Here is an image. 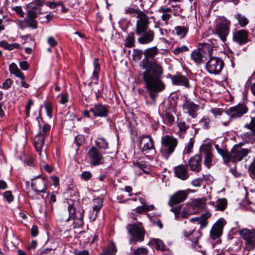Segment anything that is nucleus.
<instances>
[{
	"instance_id": "nucleus-12",
	"label": "nucleus",
	"mask_w": 255,
	"mask_h": 255,
	"mask_svg": "<svg viewBox=\"0 0 255 255\" xmlns=\"http://www.w3.org/2000/svg\"><path fill=\"white\" fill-rule=\"evenodd\" d=\"M182 109L185 113L194 119L198 116L197 111L199 109V106L189 99L187 97H185L182 104Z\"/></svg>"
},
{
	"instance_id": "nucleus-9",
	"label": "nucleus",
	"mask_w": 255,
	"mask_h": 255,
	"mask_svg": "<svg viewBox=\"0 0 255 255\" xmlns=\"http://www.w3.org/2000/svg\"><path fill=\"white\" fill-rule=\"evenodd\" d=\"M87 156L91 166H96L104 163L103 154L96 147L93 146L90 148L87 153Z\"/></svg>"
},
{
	"instance_id": "nucleus-31",
	"label": "nucleus",
	"mask_w": 255,
	"mask_h": 255,
	"mask_svg": "<svg viewBox=\"0 0 255 255\" xmlns=\"http://www.w3.org/2000/svg\"><path fill=\"white\" fill-rule=\"evenodd\" d=\"M191 58L197 65H201L206 60L198 48L192 51Z\"/></svg>"
},
{
	"instance_id": "nucleus-36",
	"label": "nucleus",
	"mask_w": 255,
	"mask_h": 255,
	"mask_svg": "<svg viewBox=\"0 0 255 255\" xmlns=\"http://www.w3.org/2000/svg\"><path fill=\"white\" fill-rule=\"evenodd\" d=\"M198 125L200 126L199 129L208 130L211 127V120L208 116H204L199 121Z\"/></svg>"
},
{
	"instance_id": "nucleus-11",
	"label": "nucleus",
	"mask_w": 255,
	"mask_h": 255,
	"mask_svg": "<svg viewBox=\"0 0 255 255\" xmlns=\"http://www.w3.org/2000/svg\"><path fill=\"white\" fill-rule=\"evenodd\" d=\"M48 184V182L46 177L38 176L32 180L31 188L37 194L45 193Z\"/></svg>"
},
{
	"instance_id": "nucleus-23",
	"label": "nucleus",
	"mask_w": 255,
	"mask_h": 255,
	"mask_svg": "<svg viewBox=\"0 0 255 255\" xmlns=\"http://www.w3.org/2000/svg\"><path fill=\"white\" fill-rule=\"evenodd\" d=\"M153 140L151 137L148 135H144L140 138L139 144L143 146L141 147L142 152H147L148 151H155L153 145Z\"/></svg>"
},
{
	"instance_id": "nucleus-15",
	"label": "nucleus",
	"mask_w": 255,
	"mask_h": 255,
	"mask_svg": "<svg viewBox=\"0 0 255 255\" xmlns=\"http://www.w3.org/2000/svg\"><path fill=\"white\" fill-rule=\"evenodd\" d=\"M124 13L136 17L137 20L136 21V24H137L138 22L139 23L149 18L144 11L141 10L139 8H134L130 6L125 7Z\"/></svg>"
},
{
	"instance_id": "nucleus-58",
	"label": "nucleus",
	"mask_w": 255,
	"mask_h": 255,
	"mask_svg": "<svg viewBox=\"0 0 255 255\" xmlns=\"http://www.w3.org/2000/svg\"><path fill=\"white\" fill-rule=\"evenodd\" d=\"M44 108L46 110V114L47 116L51 117L52 116V113L53 111V107L52 104L50 102H45L44 103Z\"/></svg>"
},
{
	"instance_id": "nucleus-48",
	"label": "nucleus",
	"mask_w": 255,
	"mask_h": 255,
	"mask_svg": "<svg viewBox=\"0 0 255 255\" xmlns=\"http://www.w3.org/2000/svg\"><path fill=\"white\" fill-rule=\"evenodd\" d=\"M154 209L155 207L153 205H144L143 206L137 207L135 208V211L136 213L138 214H141L145 212H148L153 210Z\"/></svg>"
},
{
	"instance_id": "nucleus-52",
	"label": "nucleus",
	"mask_w": 255,
	"mask_h": 255,
	"mask_svg": "<svg viewBox=\"0 0 255 255\" xmlns=\"http://www.w3.org/2000/svg\"><path fill=\"white\" fill-rule=\"evenodd\" d=\"M248 173L249 176L252 179L255 180V159L249 165L248 168Z\"/></svg>"
},
{
	"instance_id": "nucleus-60",
	"label": "nucleus",
	"mask_w": 255,
	"mask_h": 255,
	"mask_svg": "<svg viewBox=\"0 0 255 255\" xmlns=\"http://www.w3.org/2000/svg\"><path fill=\"white\" fill-rule=\"evenodd\" d=\"M3 196L8 203L11 202L14 199L13 196L12 195L11 192L10 191H6L4 192L3 193Z\"/></svg>"
},
{
	"instance_id": "nucleus-57",
	"label": "nucleus",
	"mask_w": 255,
	"mask_h": 255,
	"mask_svg": "<svg viewBox=\"0 0 255 255\" xmlns=\"http://www.w3.org/2000/svg\"><path fill=\"white\" fill-rule=\"evenodd\" d=\"M142 55V51L139 49H133L132 58L134 60H139Z\"/></svg>"
},
{
	"instance_id": "nucleus-53",
	"label": "nucleus",
	"mask_w": 255,
	"mask_h": 255,
	"mask_svg": "<svg viewBox=\"0 0 255 255\" xmlns=\"http://www.w3.org/2000/svg\"><path fill=\"white\" fill-rule=\"evenodd\" d=\"M194 143V139L193 138H190L189 142H188L187 145L186 146L185 149L184 150V153L186 154H189L190 153L192 152V150L193 147Z\"/></svg>"
},
{
	"instance_id": "nucleus-2",
	"label": "nucleus",
	"mask_w": 255,
	"mask_h": 255,
	"mask_svg": "<svg viewBox=\"0 0 255 255\" xmlns=\"http://www.w3.org/2000/svg\"><path fill=\"white\" fill-rule=\"evenodd\" d=\"M149 18L135 25V33L138 36L137 41L141 44H148L155 38L154 31L149 28Z\"/></svg>"
},
{
	"instance_id": "nucleus-21",
	"label": "nucleus",
	"mask_w": 255,
	"mask_h": 255,
	"mask_svg": "<svg viewBox=\"0 0 255 255\" xmlns=\"http://www.w3.org/2000/svg\"><path fill=\"white\" fill-rule=\"evenodd\" d=\"M202 155L197 154L189 159L187 165L191 171L199 172L202 169Z\"/></svg>"
},
{
	"instance_id": "nucleus-37",
	"label": "nucleus",
	"mask_w": 255,
	"mask_h": 255,
	"mask_svg": "<svg viewBox=\"0 0 255 255\" xmlns=\"http://www.w3.org/2000/svg\"><path fill=\"white\" fill-rule=\"evenodd\" d=\"M189 30V26H176L174 27V31L176 34L180 38H183L187 34Z\"/></svg>"
},
{
	"instance_id": "nucleus-30",
	"label": "nucleus",
	"mask_w": 255,
	"mask_h": 255,
	"mask_svg": "<svg viewBox=\"0 0 255 255\" xmlns=\"http://www.w3.org/2000/svg\"><path fill=\"white\" fill-rule=\"evenodd\" d=\"M177 127L178 130L176 134L181 138H183L189 128V126L185 122L180 120L177 121Z\"/></svg>"
},
{
	"instance_id": "nucleus-56",
	"label": "nucleus",
	"mask_w": 255,
	"mask_h": 255,
	"mask_svg": "<svg viewBox=\"0 0 255 255\" xmlns=\"http://www.w3.org/2000/svg\"><path fill=\"white\" fill-rule=\"evenodd\" d=\"M171 5L172 7L171 8L172 13H173L174 15H179L182 13L183 10L179 5H174L173 3Z\"/></svg>"
},
{
	"instance_id": "nucleus-25",
	"label": "nucleus",
	"mask_w": 255,
	"mask_h": 255,
	"mask_svg": "<svg viewBox=\"0 0 255 255\" xmlns=\"http://www.w3.org/2000/svg\"><path fill=\"white\" fill-rule=\"evenodd\" d=\"M175 176L182 180H186L189 177V173L186 165L180 164L174 167Z\"/></svg>"
},
{
	"instance_id": "nucleus-14",
	"label": "nucleus",
	"mask_w": 255,
	"mask_h": 255,
	"mask_svg": "<svg viewBox=\"0 0 255 255\" xmlns=\"http://www.w3.org/2000/svg\"><path fill=\"white\" fill-rule=\"evenodd\" d=\"M200 155L204 158V164L210 168L212 165L213 155L211 151V146L209 144H202L200 148Z\"/></svg>"
},
{
	"instance_id": "nucleus-4",
	"label": "nucleus",
	"mask_w": 255,
	"mask_h": 255,
	"mask_svg": "<svg viewBox=\"0 0 255 255\" xmlns=\"http://www.w3.org/2000/svg\"><path fill=\"white\" fill-rule=\"evenodd\" d=\"M69 217L67 221L73 220L74 228H81L84 225L83 217L85 211L80 205L69 204L68 207Z\"/></svg>"
},
{
	"instance_id": "nucleus-41",
	"label": "nucleus",
	"mask_w": 255,
	"mask_h": 255,
	"mask_svg": "<svg viewBox=\"0 0 255 255\" xmlns=\"http://www.w3.org/2000/svg\"><path fill=\"white\" fill-rule=\"evenodd\" d=\"M235 18L238 21V23L242 27L246 26L249 23L248 19L241 13L236 14Z\"/></svg>"
},
{
	"instance_id": "nucleus-27",
	"label": "nucleus",
	"mask_w": 255,
	"mask_h": 255,
	"mask_svg": "<svg viewBox=\"0 0 255 255\" xmlns=\"http://www.w3.org/2000/svg\"><path fill=\"white\" fill-rule=\"evenodd\" d=\"M37 152L39 156L40 166L41 168L48 173L52 172L53 170V167L47 163L48 157L46 152H42L41 150H40V151Z\"/></svg>"
},
{
	"instance_id": "nucleus-10",
	"label": "nucleus",
	"mask_w": 255,
	"mask_h": 255,
	"mask_svg": "<svg viewBox=\"0 0 255 255\" xmlns=\"http://www.w3.org/2000/svg\"><path fill=\"white\" fill-rule=\"evenodd\" d=\"M183 234L185 237H190V240L192 242V246L193 248L196 249L198 252L203 253L204 251L202 250L203 248L201 245L199 244L198 240L202 236V233L199 231H195L194 229L192 231L188 232L186 230L183 231Z\"/></svg>"
},
{
	"instance_id": "nucleus-26",
	"label": "nucleus",
	"mask_w": 255,
	"mask_h": 255,
	"mask_svg": "<svg viewBox=\"0 0 255 255\" xmlns=\"http://www.w3.org/2000/svg\"><path fill=\"white\" fill-rule=\"evenodd\" d=\"M188 193L185 191H179L174 194L170 198L168 204L172 207L184 201L187 197Z\"/></svg>"
},
{
	"instance_id": "nucleus-16",
	"label": "nucleus",
	"mask_w": 255,
	"mask_h": 255,
	"mask_svg": "<svg viewBox=\"0 0 255 255\" xmlns=\"http://www.w3.org/2000/svg\"><path fill=\"white\" fill-rule=\"evenodd\" d=\"M90 111L94 117L106 118L109 113V106L101 103L96 104L90 109Z\"/></svg>"
},
{
	"instance_id": "nucleus-7",
	"label": "nucleus",
	"mask_w": 255,
	"mask_h": 255,
	"mask_svg": "<svg viewBox=\"0 0 255 255\" xmlns=\"http://www.w3.org/2000/svg\"><path fill=\"white\" fill-rule=\"evenodd\" d=\"M127 229L131 236L129 240L130 245H134L137 242H141L144 241L145 231L141 223L128 224Z\"/></svg>"
},
{
	"instance_id": "nucleus-24",
	"label": "nucleus",
	"mask_w": 255,
	"mask_h": 255,
	"mask_svg": "<svg viewBox=\"0 0 255 255\" xmlns=\"http://www.w3.org/2000/svg\"><path fill=\"white\" fill-rule=\"evenodd\" d=\"M240 235L248 245L253 248L255 246V231L247 229H243L240 231Z\"/></svg>"
},
{
	"instance_id": "nucleus-46",
	"label": "nucleus",
	"mask_w": 255,
	"mask_h": 255,
	"mask_svg": "<svg viewBox=\"0 0 255 255\" xmlns=\"http://www.w3.org/2000/svg\"><path fill=\"white\" fill-rule=\"evenodd\" d=\"M241 137L246 142L253 143L255 141V137L253 131L246 132L241 135Z\"/></svg>"
},
{
	"instance_id": "nucleus-43",
	"label": "nucleus",
	"mask_w": 255,
	"mask_h": 255,
	"mask_svg": "<svg viewBox=\"0 0 255 255\" xmlns=\"http://www.w3.org/2000/svg\"><path fill=\"white\" fill-rule=\"evenodd\" d=\"M0 47L3 48L5 50H12L15 48H18L19 45L15 43L9 44L5 40H2L0 41Z\"/></svg>"
},
{
	"instance_id": "nucleus-40",
	"label": "nucleus",
	"mask_w": 255,
	"mask_h": 255,
	"mask_svg": "<svg viewBox=\"0 0 255 255\" xmlns=\"http://www.w3.org/2000/svg\"><path fill=\"white\" fill-rule=\"evenodd\" d=\"M228 202L225 198L219 199L217 200L214 207L216 211H223L226 208Z\"/></svg>"
},
{
	"instance_id": "nucleus-44",
	"label": "nucleus",
	"mask_w": 255,
	"mask_h": 255,
	"mask_svg": "<svg viewBox=\"0 0 255 255\" xmlns=\"http://www.w3.org/2000/svg\"><path fill=\"white\" fill-rule=\"evenodd\" d=\"M151 243L155 246L157 250L164 251L167 250V247L164 245L163 242L160 239H155L151 241Z\"/></svg>"
},
{
	"instance_id": "nucleus-39",
	"label": "nucleus",
	"mask_w": 255,
	"mask_h": 255,
	"mask_svg": "<svg viewBox=\"0 0 255 255\" xmlns=\"http://www.w3.org/2000/svg\"><path fill=\"white\" fill-rule=\"evenodd\" d=\"M95 144L99 150H105L109 148V143L104 137H98L95 140Z\"/></svg>"
},
{
	"instance_id": "nucleus-18",
	"label": "nucleus",
	"mask_w": 255,
	"mask_h": 255,
	"mask_svg": "<svg viewBox=\"0 0 255 255\" xmlns=\"http://www.w3.org/2000/svg\"><path fill=\"white\" fill-rule=\"evenodd\" d=\"M226 223L223 218H221L213 225L210 232V237L213 240H215L222 235Z\"/></svg>"
},
{
	"instance_id": "nucleus-35",
	"label": "nucleus",
	"mask_w": 255,
	"mask_h": 255,
	"mask_svg": "<svg viewBox=\"0 0 255 255\" xmlns=\"http://www.w3.org/2000/svg\"><path fill=\"white\" fill-rule=\"evenodd\" d=\"M206 198L196 199L192 201V207L193 209L196 210V212H198V210H200L205 208L206 206Z\"/></svg>"
},
{
	"instance_id": "nucleus-1",
	"label": "nucleus",
	"mask_w": 255,
	"mask_h": 255,
	"mask_svg": "<svg viewBox=\"0 0 255 255\" xmlns=\"http://www.w3.org/2000/svg\"><path fill=\"white\" fill-rule=\"evenodd\" d=\"M158 52L156 46L146 49L143 52L145 58L140 63L142 69L144 70L142 75L145 87L153 100L156 97V93L163 91L165 87L161 80L163 74L162 64L155 59H149L153 58Z\"/></svg>"
},
{
	"instance_id": "nucleus-33",
	"label": "nucleus",
	"mask_w": 255,
	"mask_h": 255,
	"mask_svg": "<svg viewBox=\"0 0 255 255\" xmlns=\"http://www.w3.org/2000/svg\"><path fill=\"white\" fill-rule=\"evenodd\" d=\"M117 252V249L115 243L113 241H111L99 255H116Z\"/></svg>"
},
{
	"instance_id": "nucleus-64",
	"label": "nucleus",
	"mask_w": 255,
	"mask_h": 255,
	"mask_svg": "<svg viewBox=\"0 0 255 255\" xmlns=\"http://www.w3.org/2000/svg\"><path fill=\"white\" fill-rule=\"evenodd\" d=\"M52 251L51 248H46L42 250H39L37 252L38 255H51V253Z\"/></svg>"
},
{
	"instance_id": "nucleus-13",
	"label": "nucleus",
	"mask_w": 255,
	"mask_h": 255,
	"mask_svg": "<svg viewBox=\"0 0 255 255\" xmlns=\"http://www.w3.org/2000/svg\"><path fill=\"white\" fill-rule=\"evenodd\" d=\"M251 152V150L247 148H233L230 152L228 163L240 161Z\"/></svg>"
},
{
	"instance_id": "nucleus-34",
	"label": "nucleus",
	"mask_w": 255,
	"mask_h": 255,
	"mask_svg": "<svg viewBox=\"0 0 255 255\" xmlns=\"http://www.w3.org/2000/svg\"><path fill=\"white\" fill-rule=\"evenodd\" d=\"M94 70L93 72L92 75L91 77V79L92 81H95V83H97L98 79L99 73L100 72V64L99 62V59L98 58H95L94 62Z\"/></svg>"
},
{
	"instance_id": "nucleus-17",
	"label": "nucleus",
	"mask_w": 255,
	"mask_h": 255,
	"mask_svg": "<svg viewBox=\"0 0 255 255\" xmlns=\"http://www.w3.org/2000/svg\"><path fill=\"white\" fill-rule=\"evenodd\" d=\"M229 21L220 22L216 25L215 29L216 33H217L222 41L225 42L226 40L227 36L230 32Z\"/></svg>"
},
{
	"instance_id": "nucleus-6",
	"label": "nucleus",
	"mask_w": 255,
	"mask_h": 255,
	"mask_svg": "<svg viewBox=\"0 0 255 255\" xmlns=\"http://www.w3.org/2000/svg\"><path fill=\"white\" fill-rule=\"evenodd\" d=\"M249 111L248 108L245 103H239L237 105L231 107L225 111V113L229 116L226 121H222L225 126H228L233 120L242 117Z\"/></svg>"
},
{
	"instance_id": "nucleus-45",
	"label": "nucleus",
	"mask_w": 255,
	"mask_h": 255,
	"mask_svg": "<svg viewBox=\"0 0 255 255\" xmlns=\"http://www.w3.org/2000/svg\"><path fill=\"white\" fill-rule=\"evenodd\" d=\"M163 122L168 126H171L174 122V117L170 113L166 112L162 117Z\"/></svg>"
},
{
	"instance_id": "nucleus-19",
	"label": "nucleus",
	"mask_w": 255,
	"mask_h": 255,
	"mask_svg": "<svg viewBox=\"0 0 255 255\" xmlns=\"http://www.w3.org/2000/svg\"><path fill=\"white\" fill-rule=\"evenodd\" d=\"M215 47V44L213 43L212 41H210L207 43L199 44L197 48L207 60L213 56V50Z\"/></svg>"
},
{
	"instance_id": "nucleus-3",
	"label": "nucleus",
	"mask_w": 255,
	"mask_h": 255,
	"mask_svg": "<svg viewBox=\"0 0 255 255\" xmlns=\"http://www.w3.org/2000/svg\"><path fill=\"white\" fill-rule=\"evenodd\" d=\"M40 120V117L36 118L39 130L34 139V144L36 151H40V150H42L45 140L50 135L51 131V126L47 123L41 124Z\"/></svg>"
},
{
	"instance_id": "nucleus-38",
	"label": "nucleus",
	"mask_w": 255,
	"mask_h": 255,
	"mask_svg": "<svg viewBox=\"0 0 255 255\" xmlns=\"http://www.w3.org/2000/svg\"><path fill=\"white\" fill-rule=\"evenodd\" d=\"M124 45L125 47L132 48L135 46V37L134 33L130 32L128 33L127 36L124 40Z\"/></svg>"
},
{
	"instance_id": "nucleus-32",
	"label": "nucleus",
	"mask_w": 255,
	"mask_h": 255,
	"mask_svg": "<svg viewBox=\"0 0 255 255\" xmlns=\"http://www.w3.org/2000/svg\"><path fill=\"white\" fill-rule=\"evenodd\" d=\"M160 13H162L161 19L167 24L168 20L171 18L172 9L171 7L166 6H161L158 10Z\"/></svg>"
},
{
	"instance_id": "nucleus-54",
	"label": "nucleus",
	"mask_w": 255,
	"mask_h": 255,
	"mask_svg": "<svg viewBox=\"0 0 255 255\" xmlns=\"http://www.w3.org/2000/svg\"><path fill=\"white\" fill-rule=\"evenodd\" d=\"M133 164L135 167L139 168L142 169L144 171H145V169L147 168V164L145 161L143 160H136L133 161Z\"/></svg>"
},
{
	"instance_id": "nucleus-29",
	"label": "nucleus",
	"mask_w": 255,
	"mask_h": 255,
	"mask_svg": "<svg viewBox=\"0 0 255 255\" xmlns=\"http://www.w3.org/2000/svg\"><path fill=\"white\" fill-rule=\"evenodd\" d=\"M37 17V13L32 10L27 11L26 16L25 18L28 26L32 29L37 28V22L35 18Z\"/></svg>"
},
{
	"instance_id": "nucleus-47",
	"label": "nucleus",
	"mask_w": 255,
	"mask_h": 255,
	"mask_svg": "<svg viewBox=\"0 0 255 255\" xmlns=\"http://www.w3.org/2000/svg\"><path fill=\"white\" fill-rule=\"evenodd\" d=\"M92 205V209L100 211L103 205V200L100 198H95L93 200Z\"/></svg>"
},
{
	"instance_id": "nucleus-22",
	"label": "nucleus",
	"mask_w": 255,
	"mask_h": 255,
	"mask_svg": "<svg viewBox=\"0 0 255 255\" xmlns=\"http://www.w3.org/2000/svg\"><path fill=\"white\" fill-rule=\"evenodd\" d=\"M170 77L172 84L174 85L183 86L188 89H189L191 87L189 79L187 77L182 75L181 74L170 75Z\"/></svg>"
},
{
	"instance_id": "nucleus-28",
	"label": "nucleus",
	"mask_w": 255,
	"mask_h": 255,
	"mask_svg": "<svg viewBox=\"0 0 255 255\" xmlns=\"http://www.w3.org/2000/svg\"><path fill=\"white\" fill-rule=\"evenodd\" d=\"M212 216V214L207 212L202 214L199 217L193 218L190 219V221L193 223H196L200 225V228L203 229L206 227L208 224V220Z\"/></svg>"
},
{
	"instance_id": "nucleus-59",
	"label": "nucleus",
	"mask_w": 255,
	"mask_h": 255,
	"mask_svg": "<svg viewBox=\"0 0 255 255\" xmlns=\"http://www.w3.org/2000/svg\"><path fill=\"white\" fill-rule=\"evenodd\" d=\"M81 179L85 181H88L92 177V174L90 171H83L81 174L80 175Z\"/></svg>"
},
{
	"instance_id": "nucleus-5",
	"label": "nucleus",
	"mask_w": 255,
	"mask_h": 255,
	"mask_svg": "<svg viewBox=\"0 0 255 255\" xmlns=\"http://www.w3.org/2000/svg\"><path fill=\"white\" fill-rule=\"evenodd\" d=\"M161 143L160 152L166 159H168L174 151L178 142L173 135L166 134L161 137Z\"/></svg>"
},
{
	"instance_id": "nucleus-55",
	"label": "nucleus",
	"mask_w": 255,
	"mask_h": 255,
	"mask_svg": "<svg viewBox=\"0 0 255 255\" xmlns=\"http://www.w3.org/2000/svg\"><path fill=\"white\" fill-rule=\"evenodd\" d=\"M189 50V48L188 46L185 45H183L181 46H178L175 48L173 52L175 55H178L181 53H183L184 52H187Z\"/></svg>"
},
{
	"instance_id": "nucleus-51",
	"label": "nucleus",
	"mask_w": 255,
	"mask_h": 255,
	"mask_svg": "<svg viewBox=\"0 0 255 255\" xmlns=\"http://www.w3.org/2000/svg\"><path fill=\"white\" fill-rule=\"evenodd\" d=\"M148 250L144 247H138L134 250L132 255H148Z\"/></svg>"
},
{
	"instance_id": "nucleus-63",
	"label": "nucleus",
	"mask_w": 255,
	"mask_h": 255,
	"mask_svg": "<svg viewBox=\"0 0 255 255\" xmlns=\"http://www.w3.org/2000/svg\"><path fill=\"white\" fill-rule=\"evenodd\" d=\"M12 83L13 81L11 79L8 78L6 79L2 84V88L5 90L8 89L11 87Z\"/></svg>"
},
{
	"instance_id": "nucleus-8",
	"label": "nucleus",
	"mask_w": 255,
	"mask_h": 255,
	"mask_svg": "<svg viewBox=\"0 0 255 255\" xmlns=\"http://www.w3.org/2000/svg\"><path fill=\"white\" fill-rule=\"evenodd\" d=\"M224 67L223 60L220 57L213 56L207 61L205 69L210 74L219 75L222 72Z\"/></svg>"
},
{
	"instance_id": "nucleus-61",
	"label": "nucleus",
	"mask_w": 255,
	"mask_h": 255,
	"mask_svg": "<svg viewBox=\"0 0 255 255\" xmlns=\"http://www.w3.org/2000/svg\"><path fill=\"white\" fill-rule=\"evenodd\" d=\"M100 211H96L95 210L92 209L90 211L89 214V219L90 221L93 222L96 220L97 218L98 217V214Z\"/></svg>"
},
{
	"instance_id": "nucleus-62",
	"label": "nucleus",
	"mask_w": 255,
	"mask_h": 255,
	"mask_svg": "<svg viewBox=\"0 0 255 255\" xmlns=\"http://www.w3.org/2000/svg\"><path fill=\"white\" fill-rule=\"evenodd\" d=\"M58 97L60 98L59 102L61 104H65L68 101V96L67 93L59 94Z\"/></svg>"
},
{
	"instance_id": "nucleus-49",
	"label": "nucleus",
	"mask_w": 255,
	"mask_h": 255,
	"mask_svg": "<svg viewBox=\"0 0 255 255\" xmlns=\"http://www.w3.org/2000/svg\"><path fill=\"white\" fill-rule=\"evenodd\" d=\"M43 4L42 0H34L28 4V7L30 9H38Z\"/></svg>"
},
{
	"instance_id": "nucleus-20",
	"label": "nucleus",
	"mask_w": 255,
	"mask_h": 255,
	"mask_svg": "<svg viewBox=\"0 0 255 255\" xmlns=\"http://www.w3.org/2000/svg\"><path fill=\"white\" fill-rule=\"evenodd\" d=\"M248 31L245 29L235 30L233 32V39L240 45L245 44L248 42Z\"/></svg>"
},
{
	"instance_id": "nucleus-42",
	"label": "nucleus",
	"mask_w": 255,
	"mask_h": 255,
	"mask_svg": "<svg viewBox=\"0 0 255 255\" xmlns=\"http://www.w3.org/2000/svg\"><path fill=\"white\" fill-rule=\"evenodd\" d=\"M215 147L218 153L220 154L222 157H223V159L224 161V162L225 163H228V160L230 155V152H228L227 150L221 149L219 147V145L215 144Z\"/></svg>"
},
{
	"instance_id": "nucleus-50",
	"label": "nucleus",
	"mask_w": 255,
	"mask_h": 255,
	"mask_svg": "<svg viewBox=\"0 0 255 255\" xmlns=\"http://www.w3.org/2000/svg\"><path fill=\"white\" fill-rule=\"evenodd\" d=\"M119 25L124 31H127L130 24V21L127 18H122L119 21Z\"/></svg>"
}]
</instances>
